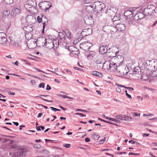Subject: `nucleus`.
<instances>
[{
	"mask_svg": "<svg viewBox=\"0 0 157 157\" xmlns=\"http://www.w3.org/2000/svg\"><path fill=\"white\" fill-rule=\"evenodd\" d=\"M155 7L153 5H149L144 10L145 15L151 16L155 13Z\"/></svg>",
	"mask_w": 157,
	"mask_h": 157,
	"instance_id": "nucleus-1",
	"label": "nucleus"
},
{
	"mask_svg": "<svg viewBox=\"0 0 157 157\" xmlns=\"http://www.w3.org/2000/svg\"><path fill=\"white\" fill-rule=\"evenodd\" d=\"M36 6V2L35 0H29L27 1L25 5V7L28 11H30L31 9Z\"/></svg>",
	"mask_w": 157,
	"mask_h": 157,
	"instance_id": "nucleus-2",
	"label": "nucleus"
},
{
	"mask_svg": "<svg viewBox=\"0 0 157 157\" xmlns=\"http://www.w3.org/2000/svg\"><path fill=\"white\" fill-rule=\"evenodd\" d=\"M129 70L128 67L126 66L122 65H120L117 68V73L119 75H125L129 72Z\"/></svg>",
	"mask_w": 157,
	"mask_h": 157,
	"instance_id": "nucleus-3",
	"label": "nucleus"
},
{
	"mask_svg": "<svg viewBox=\"0 0 157 157\" xmlns=\"http://www.w3.org/2000/svg\"><path fill=\"white\" fill-rule=\"evenodd\" d=\"M56 41L53 40L52 38H48L47 39V42H44V44H42V46H45L46 48L48 49H51L54 47V42Z\"/></svg>",
	"mask_w": 157,
	"mask_h": 157,
	"instance_id": "nucleus-4",
	"label": "nucleus"
},
{
	"mask_svg": "<svg viewBox=\"0 0 157 157\" xmlns=\"http://www.w3.org/2000/svg\"><path fill=\"white\" fill-rule=\"evenodd\" d=\"M40 5V9L45 11L48 10L52 6L51 4L48 1L41 2Z\"/></svg>",
	"mask_w": 157,
	"mask_h": 157,
	"instance_id": "nucleus-5",
	"label": "nucleus"
},
{
	"mask_svg": "<svg viewBox=\"0 0 157 157\" xmlns=\"http://www.w3.org/2000/svg\"><path fill=\"white\" fill-rule=\"evenodd\" d=\"M26 22L29 25H33L36 22L35 17L32 15H28L25 18Z\"/></svg>",
	"mask_w": 157,
	"mask_h": 157,
	"instance_id": "nucleus-6",
	"label": "nucleus"
},
{
	"mask_svg": "<svg viewBox=\"0 0 157 157\" xmlns=\"http://www.w3.org/2000/svg\"><path fill=\"white\" fill-rule=\"evenodd\" d=\"M40 23H41L42 25L43 30L41 31L42 33H44L45 25H47L48 23V20L44 16H42L41 18H40Z\"/></svg>",
	"mask_w": 157,
	"mask_h": 157,
	"instance_id": "nucleus-7",
	"label": "nucleus"
},
{
	"mask_svg": "<svg viewBox=\"0 0 157 157\" xmlns=\"http://www.w3.org/2000/svg\"><path fill=\"white\" fill-rule=\"evenodd\" d=\"M100 4L99 2H94L92 6H86L85 10L88 13H90L94 9V7H96V6H98Z\"/></svg>",
	"mask_w": 157,
	"mask_h": 157,
	"instance_id": "nucleus-8",
	"label": "nucleus"
},
{
	"mask_svg": "<svg viewBox=\"0 0 157 157\" xmlns=\"http://www.w3.org/2000/svg\"><path fill=\"white\" fill-rule=\"evenodd\" d=\"M120 64L119 63H113L109 64V68L113 71H117V68H118V66H120Z\"/></svg>",
	"mask_w": 157,
	"mask_h": 157,
	"instance_id": "nucleus-9",
	"label": "nucleus"
},
{
	"mask_svg": "<svg viewBox=\"0 0 157 157\" xmlns=\"http://www.w3.org/2000/svg\"><path fill=\"white\" fill-rule=\"evenodd\" d=\"M85 23L88 25H91L94 23V21L91 16L88 17V18L84 20Z\"/></svg>",
	"mask_w": 157,
	"mask_h": 157,
	"instance_id": "nucleus-10",
	"label": "nucleus"
},
{
	"mask_svg": "<svg viewBox=\"0 0 157 157\" xmlns=\"http://www.w3.org/2000/svg\"><path fill=\"white\" fill-rule=\"evenodd\" d=\"M145 15V14H144L141 13H138L134 16L133 19L136 21L141 19L144 17Z\"/></svg>",
	"mask_w": 157,
	"mask_h": 157,
	"instance_id": "nucleus-11",
	"label": "nucleus"
},
{
	"mask_svg": "<svg viewBox=\"0 0 157 157\" xmlns=\"http://www.w3.org/2000/svg\"><path fill=\"white\" fill-rule=\"evenodd\" d=\"M100 2V4L98 6H96V7H94V9L97 10L98 12L101 11L105 8V6L104 4Z\"/></svg>",
	"mask_w": 157,
	"mask_h": 157,
	"instance_id": "nucleus-12",
	"label": "nucleus"
},
{
	"mask_svg": "<svg viewBox=\"0 0 157 157\" xmlns=\"http://www.w3.org/2000/svg\"><path fill=\"white\" fill-rule=\"evenodd\" d=\"M107 50V47L106 46H102L100 47L99 52L101 54H105L107 53V54L109 53Z\"/></svg>",
	"mask_w": 157,
	"mask_h": 157,
	"instance_id": "nucleus-13",
	"label": "nucleus"
},
{
	"mask_svg": "<svg viewBox=\"0 0 157 157\" xmlns=\"http://www.w3.org/2000/svg\"><path fill=\"white\" fill-rule=\"evenodd\" d=\"M21 12V9L17 7H14L12 9L11 14L13 17L20 13Z\"/></svg>",
	"mask_w": 157,
	"mask_h": 157,
	"instance_id": "nucleus-14",
	"label": "nucleus"
},
{
	"mask_svg": "<svg viewBox=\"0 0 157 157\" xmlns=\"http://www.w3.org/2000/svg\"><path fill=\"white\" fill-rule=\"evenodd\" d=\"M117 28V30L119 31H124L125 28V25L122 23L118 24L117 25L116 27Z\"/></svg>",
	"mask_w": 157,
	"mask_h": 157,
	"instance_id": "nucleus-15",
	"label": "nucleus"
},
{
	"mask_svg": "<svg viewBox=\"0 0 157 157\" xmlns=\"http://www.w3.org/2000/svg\"><path fill=\"white\" fill-rule=\"evenodd\" d=\"M31 25H28L27 26L23 27V29L26 33H30L32 31L33 29Z\"/></svg>",
	"mask_w": 157,
	"mask_h": 157,
	"instance_id": "nucleus-16",
	"label": "nucleus"
},
{
	"mask_svg": "<svg viewBox=\"0 0 157 157\" xmlns=\"http://www.w3.org/2000/svg\"><path fill=\"white\" fill-rule=\"evenodd\" d=\"M7 41V39L5 36L2 35L1 33H0V44H6Z\"/></svg>",
	"mask_w": 157,
	"mask_h": 157,
	"instance_id": "nucleus-17",
	"label": "nucleus"
},
{
	"mask_svg": "<svg viewBox=\"0 0 157 157\" xmlns=\"http://www.w3.org/2000/svg\"><path fill=\"white\" fill-rule=\"evenodd\" d=\"M141 74V71L140 69H138L136 67L133 70L132 73H131V74L135 75H139L140 76H137L138 77H141V76L140 74Z\"/></svg>",
	"mask_w": 157,
	"mask_h": 157,
	"instance_id": "nucleus-18",
	"label": "nucleus"
},
{
	"mask_svg": "<svg viewBox=\"0 0 157 157\" xmlns=\"http://www.w3.org/2000/svg\"><path fill=\"white\" fill-rule=\"evenodd\" d=\"M82 32L83 34L84 33H86L84 34V35L85 36H87V35H90L92 34V29H85Z\"/></svg>",
	"mask_w": 157,
	"mask_h": 157,
	"instance_id": "nucleus-19",
	"label": "nucleus"
},
{
	"mask_svg": "<svg viewBox=\"0 0 157 157\" xmlns=\"http://www.w3.org/2000/svg\"><path fill=\"white\" fill-rule=\"evenodd\" d=\"M104 28L106 29V28H109V29L110 30V32L111 33H114L116 32L117 31V29L116 28V27H114L113 26H106L104 27Z\"/></svg>",
	"mask_w": 157,
	"mask_h": 157,
	"instance_id": "nucleus-20",
	"label": "nucleus"
},
{
	"mask_svg": "<svg viewBox=\"0 0 157 157\" xmlns=\"http://www.w3.org/2000/svg\"><path fill=\"white\" fill-rule=\"evenodd\" d=\"M10 44L14 48H18L19 46L18 42L13 40H10Z\"/></svg>",
	"mask_w": 157,
	"mask_h": 157,
	"instance_id": "nucleus-21",
	"label": "nucleus"
},
{
	"mask_svg": "<svg viewBox=\"0 0 157 157\" xmlns=\"http://www.w3.org/2000/svg\"><path fill=\"white\" fill-rule=\"evenodd\" d=\"M116 61H117V63H119L120 64H122L124 58L122 56H118L117 58H115Z\"/></svg>",
	"mask_w": 157,
	"mask_h": 157,
	"instance_id": "nucleus-22",
	"label": "nucleus"
},
{
	"mask_svg": "<svg viewBox=\"0 0 157 157\" xmlns=\"http://www.w3.org/2000/svg\"><path fill=\"white\" fill-rule=\"evenodd\" d=\"M133 13L132 11L127 10L124 13V15H126L127 18H131L133 16Z\"/></svg>",
	"mask_w": 157,
	"mask_h": 157,
	"instance_id": "nucleus-23",
	"label": "nucleus"
},
{
	"mask_svg": "<svg viewBox=\"0 0 157 157\" xmlns=\"http://www.w3.org/2000/svg\"><path fill=\"white\" fill-rule=\"evenodd\" d=\"M132 120V117L128 116L126 115H124L123 121H131Z\"/></svg>",
	"mask_w": 157,
	"mask_h": 157,
	"instance_id": "nucleus-24",
	"label": "nucleus"
},
{
	"mask_svg": "<svg viewBox=\"0 0 157 157\" xmlns=\"http://www.w3.org/2000/svg\"><path fill=\"white\" fill-rule=\"evenodd\" d=\"M26 153V150L24 148H22L19 150V151L17 152V154H19L20 155H25Z\"/></svg>",
	"mask_w": 157,
	"mask_h": 157,
	"instance_id": "nucleus-25",
	"label": "nucleus"
},
{
	"mask_svg": "<svg viewBox=\"0 0 157 157\" xmlns=\"http://www.w3.org/2000/svg\"><path fill=\"white\" fill-rule=\"evenodd\" d=\"M64 33L67 37L69 39H70L72 37V35L70 31L67 30H66L64 31Z\"/></svg>",
	"mask_w": 157,
	"mask_h": 157,
	"instance_id": "nucleus-26",
	"label": "nucleus"
},
{
	"mask_svg": "<svg viewBox=\"0 0 157 157\" xmlns=\"http://www.w3.org/2000/svg\"><path fill=\"white\" fill-rule=\"evenodd\" d=\"M133 23V21L130 19H127L126 20V25L125 26L126 28H128L129 27L130 25H132Z\"/></svg>",
	"mask_w": 157,
	"mask_h": 157,
	"instance_id": "nucleus-27",
	"label": "nucleus"
},
{
	"mask_svg": "<svg viewBox=\"0 0 157 157\" xmlns=\"http://www.w3.org/2000/svg\"><path fill=\"white\" fill-rule=\"evenodd\" d=\"M92 74L94 75L98 76L99 77H101L102 76V74L101 73L96 71L92 72Z\"/></svg>",
	"mask_w": 157,
	"mask_h": 157,
	"instance_id": "nucleus-28",
	"label": "nucleus"
},
{
	"mask_svg": "<svg viewBox=\"0 0 157 157\" xmlns=\"http://www.w3.org/2000/svg\"><path fill=\"white\" fill-rule=\"evenodd\" d=\"M58 38L61 40H64L65 36L64 34L62 32H59L58 33Z\"/></svg>",
	"mask_w": 157,
	"mask_h": 157,
	"instance_id": "nucleus-29",
	"label": "nucleus"
},
{
	"mask_svg": "<svg viewBox=\"0 0 157 157\" xmlns=\"http://www.w3.org/2000/svg\"><path fill=\"white\" fill-rule=\"evenodd\" d=\"M30 10H31L30 11L28 12L32 14H35L36 13H38V11L35 8V7H34Z\"/></svg>",
	"mask_w": 157,
	"mask_h": 157,
	"instance_id": "nucleus-30",
	"label": "nucleus"
},
{
	"mask_svg": "<svg viewBox=\"0 0 157 157\" xmlns=\"http://www.w3.org/2000/svg\"><path fill=\"white\" fill-rule=\"evenodd\" d=\"M25 36V38L27 40H30L32 38V35L30 33H27L26 32Z\"/></svg>",
	"mask_w": 157,
	"mask_h": 157,
	"instance_id": "nucleus-31",
	"label": "nucleus"
},
{
	"mask_svg": "<svg viewBox=\"0 0 157 157\" xmlns=\"http://www.w3.org/2000/svg\"><path fill=\"white\" fill-rule=\"evenodd\" d=\"M150 75L153 77L157 76V70L151 71Z\"/></svg>",
	"mask_w": 157,
	"mask_h": 157,
	"instance_id": "nucleus-32",
	"label": "nucleus"
},
{
	"mask_svg": "<svg viewBox=\"0 0 157 157\" xmlns=\"http://www.w3.org/2000/svg\"><path fill=\"white\" fill-rule=\"evenodd\" d=\"M107 118V119L110 120L111 121H113V122H115L117 123H120V121L117 119H116L115 118Z\"/></svg>",
	"mask_w": 157,
	"mask_h": 157,
	"instance_id": "nucleus-33",
	"label": "nucleus"
},
{
	"mask_svg": "<svg viewBox=\"0 0 157 157\" xmlns=\"http://www.w3.org/2000/svg\"><path fill=\"white\" fill-rule=\"evenodd\" d=\"M95 62L97 64H100L102 62V59L101 58H97L95 60Z\"/></svg>",
	"mask_w": 157,
	"mask_h": 157,
	"instance_id": "nucleus-34",
	"label": "nucleus"
},
{
	"mask_svg": "<svg viewBox=\"0 0 157 157\" xmlns=\"http://www.w3.org/2000/svg\"><path fill=\"white\" fill-rule=\"evenodd\" d=\"M47 41V39H46L44 37H40V42L42 43V45L44 44V42Z\"/></svg>",
	"mask_w": 157,
	"mask_h": 157,
	"instance_id": "nucleus-35",
	"label": "nucleus"
},
{
	"mask_svg": "<svg viewBox=\"0 0 157 157\" xmlns=\"http://www.w3.org/2000/svg\"><path fill=\"white\" fill-rule=\"evenodd\" d=\"M10 14V12L8 10H4L3 13V16L4 17V16L5 17L8 16Z\"/></svg>",
	"mask_w": 157,
	"mask_h": 157,
	"instance_id": "nucleus-36",
	"label": "nucleus"
},
{
	"mask_svg": "<svg viewBox=\"0 0 157 157\" xmlns=\"http://www.w3.org/2000/svg\"><path fill=\"white\" fill-rule=\"evenodd\" d=\"M123 115L122 114H118L116 116V117L119 119L123 121Z\"/></svg>",
	"mask_w": 157,
	"mask_h": 157,
	"instance_id": "nucleus-37",
	"label": "nucleus"
},
{
	"mask_svg": "<svg viewBox=\"0 0 157 157\" xmlns=\"http://www.w3.org/2000/svg\"><path fill=\"white\" fill-rule=\"evenodd\" d=\"M120 19L119 15H117L116 16H115L113 18V21L119 20Z\"/></svg>",
	"mask_w": 157,
	"mask_h": 157,
	"instance_id": "nucleus-38",
	"label": "nucleus"
},
{
	"mask_svg": "<svg viewBox=\"0 0 157 157\" xmlns=\"http://www.w3.org/2000/svg\"><path fill=\"white\" fill-rule=\"evenodd\" d=\"M4 2L7 4H10L13 3V0H4Z\"/></svg>",
	"mask_w": 157,
	"mask_h": 157,
	"instance_id": "nucleus-39",
	"label": "nucleus"
},
{
	"mask_svg": "<svg viewBox=\"0 0 157 157\" xmlns=\"http://www.w3.org/2000/svg\"><path fill=\"white\" fill-rule=\"evenodd\" d=\"M53 40L56 41V42H54V47L56 48H57L59 44V40L57 39L54 40L53 39Z\"/></svg>",
	"mask_w": 157,
	"mask_h": 157,
	"instance_id": "nucleus-40",
	"label": "nucleus"
},
{
	"mask_svg": "<svg viewBox=\"0 0 157 157\" xmlns=\"http://www.w3.org/2000/svg\"><path fill=\"white\" fill-rule=\"evenodd\" d=\"M107 13H111V15H110L111 16H113V15H114L115 14L113 10H111L110 9L108 10L107 11Z\"/></svg>",
	"mask_w": 157,
	"mask_h": 157,
	"instance_id": "nucleus-41",
	"label": "nucleus"
},
{
	"mask_svg": "<svg viewBox=\"0 0 157 157\" xmlns=\"http://www.w3.org/2000/svg\"><path fill=\"white\" fill-rule=\"evenodd\" d=\"M76 111H81V112H85V113H88V112L86 110H83V109H76Z\"/></svg>",
	"mask_w": 157,
	"mask_h": 157,
	"instance_id": "nucleus-42",
	"label": "nucleus"
},
{
	"mask_svg": "<svg viewBox=\"0 0 157 157\" xmlns=\"http://www.w3.org/2000/svg\"><path fill=\"white\" fill-rule=\"evenodd\" d=\"M94 52H91L88 54V55L87 56V57H90V56L93 57V56L94 55Z\"/></svg>",
	"mask_w": 157,
	"mask_h": 157,
	"instance_id": "nucleus-43",
	"label": "nucleus"
},
{
	"mask_svg": "<svg viewBox=\"0 0 157 157\" xmlns=\"http://www.w3.org/2000/svg\"><path fill=\"white\" fill-rule=\"evenodd\" d=\"M125 93H126V96H127V97L128 98H131V99H132V96H131V95H129V94L128 93H127V90H125Z\"/></svg>",
	"mask_w": 157,
	"mask_h": 157,
	"instance_id": "nucleus-44",
	"label": "nucleus"
},
{
	"mask_svg": "<svg viewBox=\"0 0 157 157\" xmlns=\"http://www.w3.org/2000/svg\"><path fill=\"white\" fill-rule=\"evenodd\" d=\"M48 157H59L58 155L53 154L49 155Z\"/></svg>",
	"mask_w": 157,
	"mask_h": 157,
	"instance_id": "nucleus-45",
	"label": "nucleus"
},
{
	"mask_svg": "<svg viewBox=\"0 0 157 157\" xmlns=\"http://www.w3.org/2000/svg\"><path fill=\"white\" fill-rule=\"evenodd\" d=\"M75 114L76 115H80L81 117H86V115H84L82 113H76Z\"/></svg>",
	"mask_w": 157,
	"mask_h": 157,
	"instance_id": "nucleus-46",
	"label": "nucleus"
},
{
	"mask_svg": "<svg viewBox=\"0 0 157 157\" xmlns=\"http://www.w3.org/2000/svg\"><path fill=\"white\" fill-rule=\"evenodd\" d=\"M40 153L47 154L48 153V151L46 150H41L40 151Z\"/></svg>",
	"mask_w": 157,
	"mask_h": 157,
	"instance_id": "nucleus-47",
	"label": "nucleus"
},
{
	"mask_svg": "<svg viewBox=\"0 0 157 157\" xmlns=\"http://www.w3.org/2000/svg\"><path fill=\"white\" fill-rule=\"evenodd\" d=\"M84 2L85 3L88 4L92 2V0H84Z\"/></svg>",
	"mask_w": 157,
	"mask_h": 157,
	"instance_id": "nucleus-48",
	"label": "nucleus"
},
{
	"mask_svg": "<svg viewBox=\"0 0 157 157\" xmlns=\"http://www.w3.org/2000/svg\"><path fill=\"white\" fill-rule=\"evenodd\" d=\"M40 77H41L42 78H43V77H45V76L44 75H43L42 74H41V73H44V72L40 70ZM41 79L40 78V79Z\"/></svg>",
	"mask_w": 157,
	"mask_h": 157,
	"instance_id": "nucleus-49",
	"label": "nucleus"
},
{
	"mask_svg": "<svg viewBox=\"0 0 157 157\" xmlns=\"http://www.w3.org/2000/svg\"><path fill=\"white\" fill-rule=\"evenodd\" d=\"M133 114L134 115V116L137 117L138 116H140V114L139 113H133Z\"/></svg>",
	"mask_w": 157,
	"mask_h": 157,
	"instance_id": "nucleus-50",
	"label": "nucleus"
},
{
	"mask_svg": "<svg viewBox=\"0 0 157 157\" xmlns=\"http://www.w3.org/2000/svg\"><path fill=\"white\" fill-rule=\"evenodd\" d=\"M70 144H66L63 145V146L65 147L66 148H67L69 147L70 146Z\"/></svg>",
	"mask_w": 157,
	"mask_h": 157,
	"instance_id": "nucleus-51",
	"label": "nucleus"
},
{
	"mask_svg": "<svg viewBox=\"0 0 157 157\" xmlns=\"http://www.w3.org/2000/svg\"><path fill=\"white\" fill-rule=\"evenodd\" d=\"M44 83H41L40 84V87L44 88Z\"/></svg>",
	"mask_w": 157,
	"mask_h": 157,
	"instance_id": "nucleus-52",
	"label": "nucleus"
},
{
	"mask_svg": "<svg viewBox=\"0 0 157 157\" xmlns=\"http://www.w3.org/2000/svg\"><path fill=\"white\" fill-rule=\"evenodd\" d=\"M116 91H117L119 93H120L121 92V89L118 87L116 88Z\"/></svg>",
	"mask_w": 157,
	"mask_h": 157,
	"instance_id": "nucleus-53",
	"label": "nucleus"
},
{
	"mask_svg": "<svg viewBox=\"0 0 157 157\" xmlns=\"http://www.w3.org/2000/svg\"><path fill=\"white\" fill-rule=\"evenodd\" d=\"M51 89V88L50 86L49 85H47V87H46V89L47 90H49Z\"/></svg>",
	"mask_w": 157,
	"mask_h": 157,
	"instance_id": "nucleus-54",
	"label": "nucleus"
},
{
	"mask_svg": "<svg viewBox=\"0 0 157 157\" xmlns=\"http://www.w3.org/2000/svg\"><path fill=\"white\" fill-rule=\"evenodd\" d=\"M8 115L9 117H12L13 116V114L12 112H9L8 113Z\"/></svg>",
	"mask_w": 157,
	"mask_h": 157,
	"instance_id": "nucleus-55",
	"label": "nucleus"
},
{
	"mask_svg": "<svg viewBox=\"0 0 157 157\" xmlns=\"http://www.w3.org/2000/svg\"><path fill=\"white\" fill-rule=\"evenodd\" d=\"M74 68L75 69H76V70H79V71H82L83 70L82 69H81V68H79L78 67H74Z\"/></svg>",
	"mask_w": 157,
	"mask_h": 157,
	"instance_id": "nucleus-56",
	"label": "nucleus"
},
{
	"mask_svg": "<svg viewBox=\"0 0 157 157\" xmlns=\"http://www.w3.org/2000/svg\"><path fill=\"white\" fill-rule=\"evenodd\" d=\"M40 98L42 99L43 100H44V101H48V102H53V101H49V100H46L45 99H44V98H42L40 97Z\"/></svg>",
	"mask_w": 157,
	"mask_h": 157,
	"instance_id": "nucleus-57",
	"label": "nucleus"
},
{
	"mask_svg": "<svg viewBox=\"0 0 157 157\" xmlns=\"http://www.w3.org/2000/svg\"><path fill=\"white\" fill-rule=\"evenodd\" d=\"M105 139L106 137H104L103 139L101 140L100 141V143H102L103 142H104V141L105 140Z\"/></svg>",
	"mask_w": 157,
	"mask_h": 157,
	"instance_id": "nucleus-58",
	"label": "nucleus"
},
{
	"mask_svg": "<svg viewBox=\"0 0 157 157\" xmlns=\"http://www.w3.org/2000/svg\"><path fill=\"white\" fill-rule=\"evenodd\" d=\"M8 93L9 94L11 95H14L15 94L14 92H11L9 91L8 92Z\"/></svg>",
	"mask_w": 157,
	"mask_h": 157,
	"instance_id": "nucleus-59",
	"label": "nucleus"
},
{
	"mask_svg": "<svg viewBox=\"0 0 157 157\" xmlns=\"http://www.w3.org/2000/svg\"><path fill=\"white\" fill-rule=\"evenodd\" d=\"M149 136V134H145V133H144L143 134H142V136L143 137H145V136Z\"/></svg>",
	"mask_w": 157,
	"mask_h": 157,
	"instance_id": "nucleus-60",
	"label": "nucleus"
},
{
	"mask_svg": "<svg viewBox=\"0 0 157 157\" xmlns=\"http://www.w3.org/2000/svg\"><path fill=\"white\" fill-rule=\"evenodd\" d=\"M127 89L129 91H132L134 90V89L131 87H128V88H127Z\"/></svg>",
	"mask_w": 157,
	"mask_h": 157,
	"instance_id": "nucleus-61",
	"label": "nucleus"
},
{
	"mask_svg": "<svg viewBox=\"0 0 157 157\" xmlns=\"http://www.w3.org/2000/svg\"><path fill=\"white\" fill-rule=\"evenodd\" d=\"M50 109H51L52 110L54 111H56V110H57V109H56V108H54V107H50Z\"/></svg>",
	"mask_w": 157,
	"mask_h": 157,
	"instance_id": "nucleus-62",
	"label": "nucleus"
},
{
	"mask_svg": "<svg viewBox=\"0 0 157 157\" xmlns=\"http://www.w3.org/2000/svg\"><path fill=\"white\" fill-rule=\"evenodd\" d=\"M138 155V153H133L132 152L129 153V154H128L129 155Z\"/></svg>",
	"mask_w": 157,
	"mask_h": 157,
	"instance_id": "nucleus-63",
	"label": "nucleus"
},
{
	"mask_svg": "<svg viewBox=\"0 0 157 157\" xmlns=\"http://www.w3.org/2000/svg\"><path fill=\"white\" fill-rule=\"evenodd\" d=\"M128 142L129 143H131L132 144H134L136 142L134 141H132V140H130L128 141Z\"/></svg>",
	"mask_w": 157,
	"mask_h": 157,
	"instance_id": "nucleus-64",
	"label": "nucleus"
}]
</instances>
